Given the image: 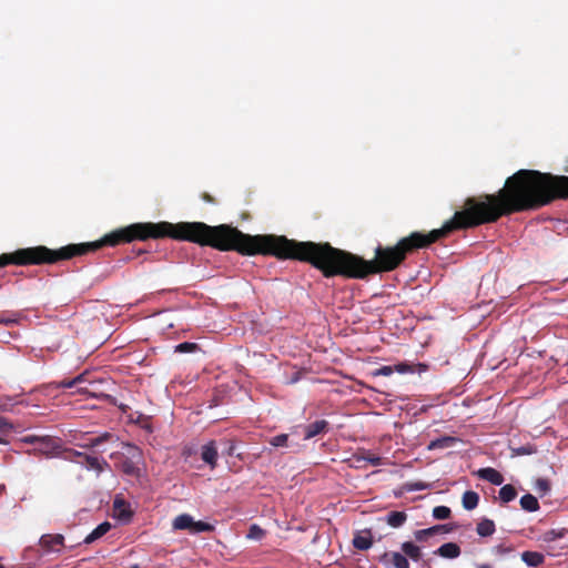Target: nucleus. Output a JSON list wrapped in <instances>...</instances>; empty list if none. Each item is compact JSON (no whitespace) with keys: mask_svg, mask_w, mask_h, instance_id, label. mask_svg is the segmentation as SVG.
I'll use <instances>...</instances> for the list:
<instances>
[{"mask_svg":"<svg viewBox=\"0 0 568 568\" xmlns=\"http://www.w3.org/2000/svg\"><path fill=\"white\" fill-rule=\"evenodd\" d=\"M201 459L212 469L216 466L217 449L214 442H209L201 448Z\"/></svg>","mask_w":568,"mask_h":568,"instance_id":"obj_6","label":"nucleus"},{"mask_svg":"<svg viewBox=\"0 0 568 568\" xmlns=\"http://www.w3.org/2000/svg\"><path fill=\"white\" fill-rule=\"evenodd\" d=\"M111 529L109 521L99 524L83 540L84 544L89 545L104 536Z\"/></svg>","mask_w":568,"mask_h":568,"instance_id":"obj_12","label":"nucleus"},{"mask_svg":"<svg viewBox=\"0 0 568 568\" xmlns=\"http://www.w3.org/2000/svg\"><path fill=\"white\" fill-rule=\"evenodd\" d=\"M122 469L128 475H134L139 470L133 460L124 462L122 465Z\"/></svg>","mask_w":568,"mask_h":568,"instance_id":"obj_34","label":"nucleus"},{"mask_svg":"<svg viewBox=\"0 0 568 568\" xmlns=\"http://www.w3.org/2000/svg\"><path fill=\"white\" fill-rule=\"evenodd\" d=\"M20 320V316L18 314H10V315H2L0 316V323L11 326L14 324H18Z\"/></svg>","mask_w":568,"mask_h":568,"instance_id":"obj_29","label":"nucleus"},{"mask_svg":"<svg viewBox=\"0 0 568 568\" xmlns=\"http://www.w3.org/2000/svg\"><path fill=\"white\" fill-rule=\"evenodd\" d=\"M64 542V537L60 534L57 535H43L40 538V546L44 549L47 554L60 552V547Z\"/></svg>","mask_w":568,"mask_h":568,"instance_id":"obj_3","label":"nucleus"},{"mask_svg":"<svg viewBox=\"0 0 568 568\" xmlns=\"http://www.w3.org/2000/svg\"><path fill=\"white\" fill-rule=\"evenodd\" d=\"M197 349H199L197 344L191 343V342H183V343L178 344L174 347L175 353H194Z\"/></svg>","mask_w":568,"mask_h":568,"instance_id":"obj_24","label":"nucleus"},{"mask_svg":"<svg viewBox=\"0 0 568 568\" xmlns=\"http://www.w3.org/2000/svg\"><path fill=\"white\" fill-rule=\"evenodd\" d=\"M356 460L357 462H366L373 466H381L383 464L382 458L379 456L373 455V454H364V455L357 456Z\"/></svg>","mask_w":568,"mask_h":568,"instance_id":"obj_26","label":"nucleus"},{"mask_svg":"<svg viewBox=\"0 0 568 568\" xmlns=\"http://www.w3.org/2000/svg\"><path fill=\"white\" fill-rule=\"evenodd\" d=\"M400 550L405 554L407 559L418 562L423 558L422 548L413 541H404L400 545Z\"/></svg>","mask_w":568,"mask_h":568,"instance_id":"obj_9","label":"nucleus"},{"mask_svg":"<svg viewBox=\"0 0 568 568\" xmlns=\"http://www.w3.org/2000/svg\"><path fill=\"white\" fill-rule=\"evenodd\" d=\"M450 508L447 507V506H436L434 509H433V517L437 520H444V519H447L449 518L450 516Z\"/></svg>","mask_w":568,"mask_h":568,"instance_id":"obj_23","label":"nucleus"},{"mask_svg":"<svg viewBox=\"0 0 568 568\" xmlns=\"http://www.w3.org/2000/svg\"><path fill=\"white\" fill-rule=\"evenodd\" d=\"M456 525L454 524H440L428 527L429 535L434 536L436 534H449L455 529Z\"/></svg>","mask_w":568,"mask_h":568,"instance_id":"obj_22","label":"nucleus"},{"mask_svg":"<svg viewBox=\"0 0 568 568\" xmlns=\"http://www.w3.org/2000/svg\"><path fill=\"white\" fill-rule=\"evenodd\" d=\"M395 372L394 366L385 365L376 369L375 375L377 376H390Z\"/></svg>","mask_w":568,"mask_h":568,"instance_id":"obj_36","label":"nucleus"},{"mask_svg":"<svg viewBox=\"0 0 568 568\" xmlns=\"http://www.w3.org/2000/svg\"><path fill=\"white\" fill-rule=\"evenodd\" d=\"M80 381V378H71V379H65V381H61V382H58V383H54V387L55 388H75L77 387V383Z\"/></svg>","mask_w":568,"mask_h":568,"instance_id":"obj_28","label":"nucleus"},{"mask_svg":"<svg viewBox=\"0 0 568 568\" xmlns=\"http://www.w3.org/2000/svg\"><path fill=\"white\" fill-rule=\"evenodd\" d=\"M373 545V536L369 529L357 531L353 538V546L358 550H367Z\"/></svg>","mask_w":568,"mask_h":568,"instance_id":"obj_5","label":"nucleus"},{"mask_svg":"<svg viewBox=\"0 0 568 568\" xmlns=\"http://www.w3.org/2000/svg\"><path fill=\"white\" fill-rule=\"evenodd\" d=\"M84 462H85V464H83V463H80V464L83 467H85L88 470H94L97 473V475H100L101 473L104 471L105 468L109 467V464L106 460H104L103 458L91 456V455H85Z\"/></svg>","mask_w":568,"mask_h":568,"instance_id":"obj_8","label":"nucleus"},{"mask_svg":"<svg viewBox=\"0 0 568 568\" xmlns=\"http://www.w3.org/2000/svg\"><path fill=\"white\" fill-rule=\"evenodd\" d=\"M495 523L491 519L484 518L478 523L476 531L480 537H489L495 532Z\"/></svg>","mask_w":568,"mask_h":568,"instance_id":"obj_15","label":"nucleus"},{"mask_svg":"<svg viewBox=\"0 0 568 568\" xmlns=\"http://www.w3.org/2000/svg\"><path fill=\"white\" fill-rule=\"evenodd\" d=\"M520 506L524 510L534 513L539 509L538 500L531 494H526L520 498Z\"/></svg>","mask_w":568,"mask_h":568,"instance_id":"obj_18","label":"nucleus"},{"mask_svg":"<svg viewBox=\"0 0 568 568\" xmlns=\"http://www.w3.org/2000/svg\"><path fill=\"white\" fill-rule=\"evenodd\" d=\"M110 437V435L108 433L101 435V436H98V437H94V438H91L90 442L85 445V447H98L100 444H102L103 442L108 440Z\"/></svg>","mask_w":568,"mask_h":568,"instance_id":"obj_31","label":"nucleus"},{"mask_svg":"<svg viewBox=\"0 0 568 568\" xmlns=\"http://www.w3.org/2000/svg\"><path fill=\"white\" fill-rule=\"evenodd\" d=\"M521 560L528 566V567H539L545 561L544 554L539 551H524L521 554Z\"/></svg>","mask_w":568,"mask_h":568,"instance_id":"obj_14","label":"nucleus"},{"mask_svg":"<svg viewBox=\"0 0 568 568\" xmlns=\"http://www.w3.org/2000/svg\"><path fill=\"white\" fill-rule=\"evenodd\" d=\"M0 428H9L11 429L12 428V425L4 418V417H0Z\"/></svg>","mask_w":568,"mask_h":568,"instance_id":"obj_42","label":"nucleus"},{"mask_svg":"<svg viewBox=\"0 0 568 568\" xmlns=\"http://www.w3.org/2000/svg\"><path fill=\"white\" fill-rule=\"evenodd\" d=\"M430 536L432 535H429L428 528L414 531V538L416 541H419V542L426 540Z\"/></svg>","mask_w":568,"mask_h":568,"instance_id":"obj_35","label":"nucleus"},{"mask_svg":"<svg viewBox=\"0 0 568 568\" xmlns=\"http://www.w3.org/2000/svg\"><path fill=\"white\" fill-rule=\"evenodd\" d=\"M0 568H3V566H2V565H0Z\"/></svg>","mask_w":568,"mask_h":568,"instance_id":"obj_49","label":"nucleus"},{"mask_svg":"<svg viewBox=\"0 0 568 568\" xmlns=\"http://www.w3.org/2000/svg\"><path fill=\"white\" fill-rule=\"evenodd\" d=\"M460 547L456 542H446L434 550V555L445 559H456L460 556Z\"/></svg>","mask_w":568,"mask_h":568,"instance_id":"obj_4","label":"nucleus"},{"mask_svg":"<svg viewBox=\"0 0 568 568\" xmlns=\"http://www.w3.org/2000/svg\"><path fill=\"white\" fill-rule=\"evenodd\" d=\"M517 496L516 489L511 485H504L499 490V498L503 503H509Z\"/></svg>","mask_w":568,"mask_h":568,"instance_id":"obj_19","label":"nucleus"},{"mask_svg":"<svg viewBox=\"0 0 568 568\" xmlns=\"http://www.w3.org/2000/svg\"><path fill=\"white\" fill-rule=\"evenodd\" d=\"M129 448L132 450V458L140 457V450L136 446L129 445Z\"/></svg>","mask_w":568,"mask_h":568,"instance_id":"obj_43","label":"nucleus"},{"mask_svg":"<svg viewBox=\"0 0 568 568\" xmlns=\"http://www.w3.org/2000/svg\"><path fill=\"white\" fill-rule=\"evenodd\" d=\"M2 444H7V440H4L3 438L0 437V445Z\"/></svg>","mask_w":568,"mask_h":568,"instance_id":"obj_47","label":"nucleus"},{"mask_svg":"<svg viewBox=\"0 0 568 568\" xmlns=\"http://www.w3.org/2000/svg\"><path fill=\"white\" fill-rule=\"evenodd\" d=\"M173 530H189L191 534L211 532L215 526L205 521H195L189 514H181L172 521Z\"/></svg>","mask_w":568,"mask_h":568,"instance_id":"obj_1","label":"nucleus"},{"mask_svg":"<svg viewBox=\"0 0 568 568\" xmlns=\"http://www.w3.org/2000/svg\"><path fill=\"white\" fill-rule=\"evenodd\" d=\"M378 561L384 566L394 568H410L409 561L403 551H386L379 556Z\"/></svg>","mask_w":568,"mask_h":568,"instance_id":"obj_2","label":"nucleus"},{"mask_svg":"<svg viewBox=\"0 0 568 568\" xmlns=\"http://www.w3.org/2000/svg\"><path fill=\"white\" fill-rule=\"evenodd\" d=\"M74 378H80V381L77 383V387H80L81 384H88V385L95 384L93 381L89 379V372H83V373L77 375Z\"/></svg>","mask_w":568,"mask_h":568,"instance_id":"obj_37","label":"nucleus"},{"mask_svg":"<svg viewBox=\"0 0 568 568\" xmlns=\"http://www.w3.org/2000/svg\"><path fill=\"white\" fill-rule=\"evenodd\" d=\"M57 448L55 442L50 436H42L36 449L41 453L49 455Z\"/></svg>","mask_w":568,"mask_h":568,"instance_id":"obj_17","label":"nucleus"},{"mask_svg":"<svg viewBox=\"0 0 568 568\" xmlns=\"http://www.w3.org/2000/svg\"><path fill=\"white\" fill-rule=\"evenodd\" d=\"M383 520L393 528H399L406 523L407 514L405 511L393 510L387 513Z\"/></svg>","mask_w":568,"mask_h":568,"instance_id":"obj_11","label":"nucleus"},{"mask_svg":"<svg viewBox=\"0 0 568 568\" xmlns=\"http://www.w3.org/2000/svg\"><path fill=\"white\" fill-rule=\"evenodd\" d=\"M72 455L75 456V457H82L84 459V456L87 454L82 453V452H78V450H73L72 452Z\"/></svg>","mask_w":568,"mask_h":568,"instance_id":"obj_44","label":"nucleus"},{"mask_svg":"<svg viewBox=\"0 0 568 568\" xmlns=\"http://www.w3.org/2000/svg\"><path fill=\"white\" fill-rule=\"evenodd\" d=\"M564 534H565V530H551L548 532V539L549 540H555V539H558V538H562L564 537Z\"/></svg>","mask_w":568,"mask_h":568,"instance_id":"obj_40","label":"nucleus"},{"mask_svg":"<svg viewBox=\"0 0 568 568\" xmlns=\"http://www.w3.org/2000/svg\"><path fill=\"white\" fill-rule=\"evenodd\" d=\"M42 436L28 435L22 437L20 440L24 444L38 445Z\"/></svg>","mask_w":568,"mask_h":568,"instance_id":"obj_39","label":"nucleus"},{"mask_svg":"<svg viewBox=\"0 0 568 568\" xmlns=\"http://www.w3.org/2000/svg\"><path fill=\"white\" fill-rule=\"evenodd\" d=\"M511 452H513L514 456H525V455H532L537 450L532 445H524V446L511 448Z\"/></svg>","mask_w":568,"mask_h":568,"instance_id":"obj_27","label":"nucleus"},{"mask_svg":"<svg viewBox=\"0 0 568 568\" xmlns=\"http://www.w3.org/2000/svg\"><path fill=\"white\" fill-rule=\"evenodd\" d=\"M478 568H491L489 565H481Z\"/></svg>","mask_w":568,"mask_h":568,"instance_id":"obj_46","label":"nucleus"},{"mask_svg":"<svg viewBox=\"0 0 568 568\" xmlns=\"http://www.w3.org/2000/svg\"><path fill=\"white\" fill-rule=\"evenodd\" d=\"M536 488L539 491H541L544 495L547 494L549 491V489H550L549 483L546 479H542V478H540V479H538L536 481Z\"/></svg>","mask_w":568,"mask_h":568,"instance_id":"obj_38","label":"nucleus"},{"mask_svg":"<svg viewBox=\"0 0 568 568\" xmlns=\"http://www.w3.org/2000/svg\"><path fill=\"white\" fill-rule=\"evenodd\" d=\"M455 439L453 437H442V438H437L433 442H430L428 448L429 449H436V448H447L450 446V444L454 442Z\"/></svg>","mask_w":568,"mask_h":568,"instance_id":"obj_25","label":"nucleus"},{"mask_svg":"<svg viewBox=\"0 0 568 568\" xmlns=\"http://www.w3.org/2000/svg\"><path fill=\"white\" fill-rule=\"evenodd\" d=\"M297 381H298V376H294V377L290 381V384L296 383Z\"/></svg>","mask_w":568,"mask_h":568,"instance_id":"obj_45","label":"nucleus"},{"mask_svg":"<svg viewBox=\"0 0 568 568\" xmlns=\"http://www.w3.org/2000/svg\"><path fill=\"white\" fill-rule=\"evenodd\" d=\"M265 536V530L262 529L258 525L252 524L248 527V531L246 534V538L250 540H261Z\"/></svg>","mask_w":568,"mask_h":568,"instance_id":"obj_21","label":"nucleus"},{"mask_svg":"<svg viewBox=\"0 0 568 568\" xmlns=\"http://www.w3.org/2000/svg\"><path fill=\"white\" fill-rule=\"evenodd\" d=\"M394 369L398 374L414 373V367L406 363H399V364L394 365Z\"/></svg>","mask_w":568,"mask_h":568,"instance_id":"obj_32","label":"nucleus"},{"mask_svg":"<svg viewBox=\"0 0 568 568\" xmlns=\"http://www.w3.org/2000/svg\"><path fill=\"white\" fill-rule=\"evenodd\" d=\"M429 488L430 485L424 481H407L403 486V489L407 493L420 491Z\"/></svg>","mask_w":568,"mask_h":568,"instance_id":"obj_20","label":"nucleus"},{"mask_svg":"<svg viewBox=\"0 0 568 568\" xmlns=\"http://www.w3.org/2000/svg\"><path fill=\"white\" fill-rule=\"evenodd\" d=\"M476 475L484 479L489 481L493 485L500 486L504 483L503 475L491 467H485L477 470Z\"/></svg>","mask_w":568,"mask_h":568,"instance_id":"obj_7","label":"nucleus"},{"mask_svg":"<svg viewBox=\"0 0 568 568\" xmlns=\"http://www.w3.org/2000/svg\"><path fill=\"white\" fill-rule=\"evenodd\" d=\"M510 551H511L510 548H507V547H504V546L495 547V552L498 554V555H506V554H508Z\"/></svg>","mask_w":568,"mask_h":568,"instance_id":"obj_41","label":"nucleus"},{"mask_svg":"<svg viewBox=\"0 0 568 568\" xmlns=\"http://www.w3.org/2000/svg\"><path fill=\"white\" fill-rule=\"evenodd\" d=\"M113 508L116 518L123 521H129L131 519L132 511L130 510V506L123 499L116 497L113 501Z\"/></svg>","mask_w":568,"mask_h":568,"instance_id":"obj_10","label":"nucleus"},{"mask_svg":"<svg viewBox=\"0 0 568 568\" xmlns=\"http://www.w3.org/2000/svg\"><path fill=\"white\" fill-rule=\"evenodd\" d=\"M131 568H139V566L138 565H133Z\"/></svg>","mask_w":568,"mask_h":568,"instance_id":"obj_48","label":"nucleus"},{"mask_svg":"<svg viewBox=\"0 0 568 568\" xmlns=\"http://www.w3.org/2000/svg\"><path fill=\"white\" fill-rule=\"evenodd\" d=\"M328 426V423L325 419L315 420L314 423H311L305 428L304 438L311 439L318 434L323 433Z\"/></svg>","mask_w":568,"mask_h":568,"instance_id":"obj_13","label":"nucleus"},{"mask_svg":"<svg viewBox=\"0 0 568 568\" xmlns=\"http://www.w3.org/2000/svg\"><path fill=\"white\" fill-rule=\"evenodd\" d=\"M287 438H288V436L286 434H280V435L272 437V439L270 440V444L274 447H283L286 445Z\"/></svg>","mask_w":568,"mask_h":568,"instance_id":"obj_30","label":"nucleus"},{"mask_svg":"<svg viewBox=\"0 0 568 568\" xmlns=\"http://www.w3.org/2000/svg\"><path fill=\"white\" fill-rule=\"evenodd\" d=\"M462 503H463V507L466 510H473L478 506L479 496L476 491L467 490L463 495Z\"/></svg>","mask_w":568,"mask_h":568,"instance_id":"obj_16","label":"nucleus"},{"mask_svg":"<svg viewBox=\"0 0 568 568\" xmlns=\"http://www.w3.org/2000/svg\"><path fill=\"white\" fill-rule=\"evenodd\" d=\"M92 386L93 385H88V384H81L80 387H75V392L79 393V394H84V395H90V396H93V397H99V395H97L93 389H92Z\"/></svg>","mask_w":568,"mask_h":568,"instance_id":"obj_33","label":"nucleus"}]
</instances>
